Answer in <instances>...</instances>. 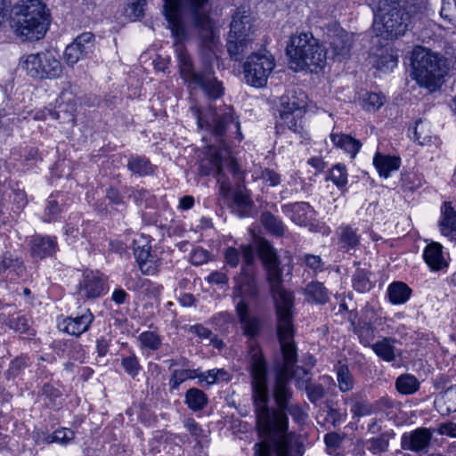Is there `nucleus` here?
Masks as SVG:
<instances>
[{
  "instance_id": "1",
  "label": "nucleus",
  "mask_w": 456,
  "mask_h": 456,
  "mask_svg": "<svg viewBox=\"0 0 456 456\" xmlns=\"http://www.w3.org/2000/svg\"><path fill=\"white\" fill-rule=\"evenodd\" d=\"M248 370L251 379L252 399L257 424L268 439L255 445V456H302L304 445L300 437L288 432L289 414L297 422L304 419V411L297 403L271 412L268 406V368L262 351L252 346Z\"/></svg>"
},
{
  "instance_id": "2",
  "label": "nucleus",
  "mask_w": 456,
  "mask_h": 456,
  "mask_svg": "<svg viewBox=\"0 0 456 456\" xmlns=\"http://www.w3.org/2000/svg\"><path fill=\"white\" fill-rule=\"evenodd\" d=\"M256 253L266 270L267 280L274 301L277 319V336L281 345L284 363L275 370L273 380L269 389V395L280 410L292 402L293 389L289 366L297 361V346L294 341V295L285 289L281 283L282 271L276 249L264 238L255 240Z\"/></svg>"
},
{
  "instance_id": "3",
  "label": "nucleus",
  "mask_w": 456,
  "mask_h": 456,
  "mask_svg": "<svg viewBox=\"0 0 456 456\" xmlns=\"http://www.w3.org/2000/svg\"><path fill=\"white\" fill-rule=\"evenodd\" d=\"M191 112L197 120L198 127L212 134L219 142L217 150L213 151L208 159V166L201 165V173L204 175H213L217 183H221L222 190L229 189L224 170L230 172L233 179L240 183L243 179L236 159L232 156L229 140L236 138L239 142L243 140L240 124L238 117L234 116L232 106L222 105L201 110L198 106H191Z\"/></svg>"
},
{
  "instance_id": "4",
  "label": "nucleus",
  "mask_w": 456,
  "mask_h": 456,
  "mask_svg": "<svg viewBox=\"0 0 456 456\" xmlns=\"http://www.w3.org/2000/svg\"><path fill=\"white\" fill-rule=\"evenodd\" d=\"M174 38V47L178 59L180 73L188 86L192 89L200 88L210 100H216L223 96L224 88L219 81L214 70L206 66L202 70L196 71L193 68L191 57L188 55L183 40L187 36V30H171Z\"/></svg>"
},
{
  "instance_id": "5",
  "label": "nucleus",
  "mask_w": 456,
  "mask_h": 456,
  "mask_svg": "<svg viewBox=\"0 0 456 456\" xmlns=\"http://www.w3.org/2000/svg\"><path fill=\"white\" fill-rule=\"evenodd\" d=\"M285 53L295 71L318 73L326 63V49L311 31L293 34L287 42Z\"/></svg>"
},
{
  "instance_id": "6",
  "label": "nucleus",
  "mask_w": 456,
  "mask_h": 456,
  "mask_svg": "<svg viewBox=\"0 0 456 456\" xmlns=\"http://www.w3.org/2000/svg\"><path fill=\"white\" fill-rule=\"evenodd\" d=\"M411 77L420 86L433 92L437 90L448 71L447 60L441 54L416 46L411 57Z\"/></svg>"
},
{
  "instance_id": "7",
  "label": "nucleus",
  "mask_w": 456,
  "mask_h": 456,
  "mask_svg": "<svg viewBox=\"0 0 456 456\" xmlns=\"http://www.w3.org/2000/svg\"><path fill=\"white\" fill-rule=\"evenodd\" d=\"M403 9L397 0H379L374 14V25L380 22L382 28H408L416 27L422 19L426 0H402Z\"/></svg>"
},
{
  "instance_id": "8",
  "label": "nucleus",
  "mask_w": 456,
  "mask_h": 456,
  "mask_svg": "<svg viewBox=\"0 0 456 456\" xmlns=\"http://www.w3.org/2000/svg\"><path fill=\"white\" fill-rule=\"evenodd\" d=\"M208 0H164L163 13L168 21L169 28H183L190 20L195 28H214L212 20L206 10Z\"/></svg>"
},
{
  "instance_id": "9",
  "label": "nucleus",
  "mask_w": 456,
  "mask_h": 456,
  "mask_svg": "<svg viewBox=\"0 0 456 456\" xmlns=\"http://www.w3.org/2000/svg\"><path fill=\"white\" fill-rule=\"evenodd\" d=\"M51 20L50 11L41 0L17 3L6 18L11 28H48Z\"/></svg>"
},
{
  "instance_id": "10",
  "label": "nucleus",
  "mask_w": 456,
  "mask_h": 456,
  "mask_svg": "<svg viewBox=\"0 0 456 456\" xmlns=\"http://www.w3.org/2000/svg\"><path fill=\"white\" fill-rule=\"evenodd\" d=\"M305 99L303 92L297 95L295 91H289L280 98V116L276 125L278 128L288 127L296 134H302V118L306 105Z\"/></svg>"
},
{
  "instance_id": "11",
  "label": "nucleus",
  "mask_w": 456,
  "mask_h": 456,
  "mask_svg": "<svg viewBox=\"0 0 456 456\" xmlns=\"http://www.w3.org/2000/svg\"><path fill=\"white\" fill-rule=\"evenodd\" d=\"M274 66V58L271 53H251L243 64L245 82L256 88L264 87Z\"/></svg>"
},
{
  "instance_id": "12",
  "label": "nucleus",
  "mask_w": 456,
  "mask_h": 456,
  "mask_svg": "<svg viewBox=\"0 0 456 456\" xmlns=\"http://www.w3.org/2000/svg\"><path fill=\"white\" fill-rule=\"evenodd\" d=\"M27 75L37 79H52L61 75L62 69L58 59L51 52L29 54L21 63Z\"/></svg>"
},
{
  "instance_id": "13",
  "label": "nucleus",
  "mask_w": 456,
  "mask_h": 456,
  "mask_svg": "<svg viewBox=\"0 0 456 456\" xmlns=\"http://www.w3.org/2000/svg\"><path fill=\"white\" fill-rule=\"evenodd\" d=\"M243 265L240 274L235 277L234 297H240V301L244 297L253 298L257 295V286L253 273L255 263V250L253 246H242Z\"/></svg>"
},
{
  "instance_id": "14",
  "label": "nucleus",
  "mask_w": 456,
  "mask_h": 456,
  "mask_svg": "<svg viewBox=\"0 0 456 456\" xmlns=\"http://www.w3.org/2000/svg\"><path fill=\"white\" fill-rule=\"evenodd\" d=\"M433 439V429L420 427L410 432H404L401 436L402 450L415 453L427 454Z\"/></svg>"
},
{
  "instance_id": "15",
  "label": "nucleus",
  "mask_w": 456,
  "mask_h": 456,
  "mask_svg": "<svg viewBox=\"0 0 456 456\" xmlns=\"http://www.w3.org/2000/svg\"><path fill=\"white\" fill-rule=\"evenodd\" d=\"M254 39L252 30H229L226 48L231 59L240 61L248 50L252 48Z\"/></svg>"
},
{
  "instance_id": "16",
  "label": "nucleus",
  "mask_w": 456,
  "mask_h": 456,
  "mask_svg": "<svg viewBox=\"0 0 456 456\" xmlns=\"http://www.w3.org/2000/svg\"><path fill=\"white\" fill-rule=\"evenodd\" d=\"M76 110L77 103L72 97L67 98L65 101L58 103L54 110L45 108L41 111V116L36 115V118H46L48 116L53 119H57L61 124H66L73 127L76 125Z\"/></svg>"
},
{
  "instance_id": "17",
  "label": "nucleus",
  "mask_w": 456,
  "mask_h": 456,
  "mask_svg": "<svg viewBox=\"0 0 456 456\" xmlns=\"http://www.w3.org/2000/svg\"><path fill=\"white\" fill-rule=\"evenodd\" d=\"M25 273L24 262L17 253L5 251L0 256V276L12 281L22 278Z\"/></svg>"
},
{
  "instance_id": "18",
  "label": "nucleus",
  "mask_w": 456,
  "mask_h": 456,
  "mask_svg": "<svg viewBox=\"0 0 456 456\" xmlns=\"http://www.w3.org/2000/svg\"><path fill=\"white\" fill-rule=\"evenodd\" d=\"M281 211L293 223L301 226L310 224L315 213L310 204L305 201L284 204L281 206Z\"/></svg>"
},
{
  "instance_id": "19",
  "label": "nucleus",
  "mask_w": 456,
  "mask_h": 456,
  "mask_svg": "<svg viewBox=\"0 0 456 456\" xmlns=\"http://www.w3.org/2000/svg\"><path fill=\"white\" fill-rule=\"evenodd\" d=\"M94 319V314L86 309L81 314L64 319L59 323V328L69 335L79 337L89 330Z\"/></svg>"
},
{
  "instance_id": "20",
  "label": "nucleus",
  "mask_w": 456,
  "mask_h": 456,
  "mask_svg": "<svg viewBox=\"0 0 456 456\" xmlns=\"http://www.w3.org/2000/svg\"><path fill=\"white\" fill-rule=\"evenodd\" d=\"M77 293L83 298L92 299L99 297L104 290L102 278L92 271L83 273V278L78 283Z\"/></svg>"
},
{
  "instance_id": "21",
  "label": "nucleus",
  "mask_w": 456,
  "mask_h": 456,
  "mask_svg": "<svg viewBox=\"0 0 456 456\" xmlns=\"http://www.w3.org/2000/svg\"><path fill=\"white\" fill-rule=\"evenodd\" d=\"M30 254L36 260L53 256L59 249L54 237L36 236L30 241Z\"/></svg>"
},
{
  "instance_id": "22",
  "label": "nucleus",
  "mask_w": 456,
  "mask_h": 456,
  "mask_svg": "<svg viewBox=\"0 0 456 456\" xmlns=\"http://www.w3.org/2000/svg\"><path fill=\"white\" fill-rule=\"evenodd\" d=\"M438 225L442 235L456 241V210L452 208V202L445 201L443 203Z\"/></svg>"
},
{
  "instance_id": "23",
  "label": "nucleus",
  "mask_w": 456,
  "mask_h": 456,
  "mask_svg": "<svg viewBox=\"0 0 456 456\" xmlns=\"http://www.w3.org/2000/svg\"><path fill=\"white\" fill-rule=\"evenodd\" d=\"M423 258L428 267L435 272L448 266L444 247L438 242L432 241L426 246L423 251Z\"/></svg>"
},
{
  "instance_id": "24",
  "label": "nucleus",
  "mask_w": 456,
  "mask_h": 456,
  "mask_svg": "<svg viewBox=\"0 0 456 456\" xmlns=\"http://www.w3.org/2000/svg\"><path fill=\"white\" fill-rule=\"evenodd\" d=\"M236 313L245 335L249 338L256 337L260 330L259 321L256 317L249 315L248 305L245 300L241 299L236 303Z\"/></svg>"
},
{
  "instance_id": "25",
  "label": "nucleus",
  "mask_w": 456,
  "mask_h": 456,
  "mask_svg": "<svg viewBox=\"0 0 456 456\" xmlns=\"http://www.w3.org/2000/svg\"><path fill=\"white\" fill-rule=\"evenodd\" d=\"M200 31V51L202 56L210 61L216 56V50L220 45L219 36L215 30Z\"/></svg>"
},
{
  "instance_id": "26",
  "label": "nucleus",
  "mask_w": 456,
  "mask_h": 456,
  "mask_svg": "<svg viewBox=\"0 0 456 456\" xmlns=\"http://www.w3.org/2000/svg\"><path fill=\"white\" fill-rule=\"evenodd\" d=\"M435 407L443 416L456 411V385L441 391L435 399Z\"/></svg>"
},
{
  "instance_id": "27",
  "label": "nucleus",
  "mask_w": 456,
  "mask_h": 456,
  "mask_svg": "<svg viewBox=\"0 0 456 456\" xmlns=\"http://www.w3.org/2000/svg\"><path fill=\"white\" fill-rule=\"evenodd\" d=\"M395 338L385 337L382 339L373 343L371 348L374 353L383 361L392 362L395 361L397 355H401L402 352L395 346Z\"/></svg>"
},
{
  "instance_id": "28",
  "label": "nucleus",
  "mask_w": 456,
  "mask_h": 456,
  "mask_svg": "<svg viewBox=\"0 0 456 456\" xmlns=\"http://www.w3.org/2000/svg\"><path fill=\"white\" fill-rule=\"evenodd\" d=\"M373 165L381 177L388 178L391 172L399 169L401 159L396 156L376 152L373 157Z\"/></svg>"
},
{
  "instance_id": "29",
  "label": "nucleus",
  "mask_w": 456,
  "mask_h": 456,
  "mask_svg": "<svg viewBox=\"0 0 456 456\" xmlns=\"http://www.w3.org/2000/svg\"><path fill=\"white\" fill-rule=\"evenodd\" d=\"M134 257L141 272L145 275H153L157 273V265L154 257L151 254V247L148 245L134 248Z\"/></svg>"
},
{
  "instance_id": "30",
  "label": "nucleus",
  "mask_w": 456,
  "mask_h": 456,
  "mask_svg": "<svg viewBox=\"0 0 456 456\" xmlns=\"http://www.w3.org/2000/svg\"><path fill=\"white\" fill-rule=\"evenodd\" d=\"M304 294L308 302L316 305H325L330 300V291L318 281H310L304 289Z\"/></svg>"
},
{
  "instance_id": "31",
  "label": "nucleus",
  "mask_w": 456,
  "mask_h": 456,
  "mask_svg": "<svg viewBox=\"0 0 456 456\" xmlns=\"http://www.w3.org/2000/svg\"><path fill=\"white\" fill-rule=\"evenodd\" d=\"M330 137L337 148L345 151L352 159L355 158L362 147V142L349 134L331 133Z\"/></svg>"
},
{
  "instance_id": "32",
  "label": "nucleus",
  "mask_w": 456,
  "mask_h": 456,
  "mask_svg": "<svg viewBox=\"0 0 456 456\" xmlns=\"http://www.w3.org/2000/svg\"><path fill=\"white\" fill-rule=\"evenodd\" d=\"M128 170L137 176H148L154 175L156 166L151 164L145 156H131L126 165Z\"/></svg>"
},
{
  "instance_id": "33",
  "label": "nucleus",
  "mask_w": 456,
  "mask_h": 456,
  "mask_svg": "<svg viewBox=\"0 0 456 456\" xmlns=\"http://www.w3.org/2000/svg\"><path fill=\"white\" fill-rule=\"evenodd\" d=\"M398 64V54L393 49L381 50L379 54L375 56L373 67L378 70L387 73L392 71Z\"/></svg>"
},
{
  "instance_id": "34",
  "label": "nucleus",
  "mask_w": 456,
  "mask_h": 456,
  "mask_svg": "<svg viewBox=\"0 0 456 456\" xmlns=\"http://www.w3.org/2000/svg\"><path fill=\"white\" fill-rule=\"evenodd\" d=\"M5 325L15 332L24 334L28 338L35 336V330L30 325V319L25 314H12L5 320Z\"/></svg>"
},
{
  "instance_id": "35",
  "label": "nucleus",
  "mask_w": 456,
  "mask_h": 456,
  "mask_svg": "<svg viewBox=\"0 0 456 456\" xmlns=\"http://www.w3.org/2000/svg\"><path fill=\"white\" fill-rule=\"evenodd\" d=\"M184 403L192 411H200L208 404V397L200 388L191 387L185 392Z\"/></svg>"
},
{
  "instance_id": "36",
  "label": "nucleus",
  "mask_w": 456,
  "mask_h": 456,
  "mask_svg": "<svg viewBox=\"0 0 456 456\" xmlns=\"http://www.w3.org/2000/svg\"><path fill=\"white\" fill-rule=\"evenodd\" d=\"M387 295L392 304H403L409 300L411 289L403 281H394L388 286Z\"/></svg>"
},
{
  "instance_id": "37",
  "label": "nucleus",
  "mask_w": 456,
  "mask_h": 456,
  "mask_svg": "<svg viewBox=\"0 0 456 456\" xmlns=\"http://www.w3.org/2000/svg\"><path fill=\"white\" fill-rule=\"evenodd\" d=\"M255 18L248 7L240 6L232 15L230 28H252Z\"/></svg>"
},
{
  "instance_id": "38",
  "label": "nucleus",
  "mask_w": 456,
  "mask_h": 456,
  "mask_svg": "<svg viewBox=\"0 0 456 456\" xmlns=\"http://www.w3.org/2000/svg\"><path fill=\"white\" fill-rule=\"evenodd\" d=\"M260 222L271 234L281 237L286 230V225L279 217L269 211L263 212L260 216Z\"/></svg>"
},
{
  "instance_id": "39",
  "label": "nucleus",
  "mask_w": 456,
  "mask_h": 456,
  "mask_svg": "<svg viewBox=\"0 0 456 456\" xmlns=\"http://www.w3.org/2000/svg\"><path fill=\"white\" fill-rule=\"evenodd\" d=\"M199 375L200 369L183 368L174 370L168 380L169 388L171 391L177 390L185 380L196 379Z\"/></svg>"
},
{
  "instance_id": "40",
  "label": "nucleus",
  "mask_w": 456,
  "mask_h": 456,
  "mask_svg": "<svg viewBox=\"0 0 456 456\" xmlns=\"http://www.w3.org/2000/svg\"><path fill=\"white\" fill-rule=\"evenodd\" d=\"M420 387L419 381L412 374H402L395 380V388L401 395H413Z\"/></svg>"
},
{
  "instance_id": "41",
  "label": "nucleus",
  "mask_w": 456,
  "mask_h": 456,
  "mask_svg": "<svg viewBox=\"0 0 456 456\" xmlns=\"http://www.w3.org/2000/svg\"><path fill=\"white\" fill-rule=\"evenodd\" d=\"M126 192L128 198L133 199L138 207L144 206L145 208H151L155 203L154 195L147 189L140 187H130Z\"/></svg>"
},
{
  "instance_id": "42",
  "label": "nucleus",
  "mask_w": 456,
  "mask_h": 456,
  "mask_svg": "<svg viewBox=\"0 0 456 456\" xmlns=\"http://www.w3.org/2000/svg\"><path fill=\"white\" fill-rule=\"evenodd\" d=\"M370 274L367 269L357 268L352 278L353 288L359 293L370 291L374 287L370 278Z\"/></svg>"
},
{
  "instance_id": "43",
  "label": "nucleus",
  "mask_w": 456,
  "mask_h": 456,
  "mask_svg": "<svg viewBox=\"0 0 456 456\" xmlns=\"http://www.w3.org/2000/svg\"><path fill=\"white\" fill-rule=\"evenodd\" d=\"M336 32L332 36V38L330 42L331 48L334 50L335 53L338 55H345L348 53L351 42L350 37L346 30H333Z\"/></svg>"
},
{
  "instance_id": "44",
  "label": "nucleus",
  "mask_w": 456,
  "mask_h": 456,
  "mask_svg": "<svg viewBox=\"0 0 456 456\" xmlns=\"http://www.w3.org/2000/svg\"><path fill=\"white\" fill-rule=\"evenodd\" d=\"M147 6V0H127L124 7V15L131 21L141 20Z\"/></svg>"
},
{
  "instance_id": "45",
  "label": "nucleus",
  "mask_w": 456,
  "mask_h": 456,
  "mask_svg": "<svg viewBox=\"0 0 456 456\" xmlns=\"http://www.w3.org/2000/svg\"><path fill=\"white\" fill-rule=\"evenodd\" d=\"M337 381L342 393L351 391L354 386V379L346 364L336 367Z\"/></svg>"
},
{
  "instance_id": "46",
  "label": "nucleus",
  "mask_w": 456,
  "mask_h": 456,
  "mask_svg": "<svg viewBox=\"0 0 456 456\" xmlns=\"http://www.w3.org/2000/svg\"><path fill=\"white\" fill-rule=\"evenodd\" d=\"M140 348L145 351H157L162 345L161 337L154 331H143L138 336Z\"/></svg>"
},
{
  "instance_id": "47",
  "label": "nucleus",
  "mask_w": 456,
  "mask_h": 456,
  "mask_svg": "<svg viewBox=\"0 0 456 456\" xmlns=\"http://www.w3.org/2000/svg\"><path fill=\"white\" fill-rule=\"evenodd\" d=\"M296 362H293L289 366V376L291 377V380L294 379L296 380V387L299 390H304L307 385L311 384L312 380V373L309 370L297 366L294 367Z\"/></svg>"
},
{
  "instance_id": "48",
  "label": "nucleus",
  "mask_w": 456,
  "mask_h": 456,
  "mask_svg": "<svg viewBox=\"0 0 456 456\" xmlns=\"http://www.w3.org/2000/svg\"><path fill=\"white\" fill-rule=\"evenodd\" d=\"M347 170L344 164H336L332 167L326 180H330L338 187V190H346L347 184Z\"/></svg>"
},
{
  "instance_id": "49",
  "label": "nucleus",
  "mask_w": 456,
  "mask_h": 456,
  "mask_svg": "<svg viewBox=\"0 0 456 456\" xmlns=\"http://www.w3.org/2000/svg\"><path fill=\"white\" fill-rule=\"evenodd\" d=\"M30 365L29 358L27 355H20L11 361L4 376L7 380L14 379Z\"/></svg>"
},
{
  "instance_id": "50",
  "label": "nucleus",
  "mask_w": 456,
  "mask_h": 456,
  "mask_svg": "<svg viewBox=\"0 0 456 456\" xmlns=\"http://www.w3.org/2000/svg\"><path fill=\"white\" fill-rule=\"evenodd\" d=\"M345 403L346 404L349 403L352 404V406H351V412H352L354 417L360 418V417L369 416V415H371L372 413L375 412L373 405L370 404L366 400H355V401H354L351 398H346L345 400Z\"/></svg>"
},
{
  "instance_id": "51",
  "label": "nucleus",
  "mask_w": 456,
  "mask_h": 456,
  "mask_svg": "<svg viewBox=\"0 0 456 456\" xmlns=\"http://www.w3.org/2000/svg\"><path fill=\"white\" fill-rule=\"evenodd\" d=\"M339 241L343 248L349 250L358 246L360 240L355 229L345 226L341 227Z\"/></svg>"
},
{
  "instance_id": "52",
  "label": "nucleus",
  "mask_w": 456,
  "mask_h": 456,
  "mask_svg": "<svg viewBox=\"0 0 456 456\" xmlns=\"http://www.w3.org/2000/svg\"><path fill=\"white\" fill-rule=\"evenodd\" d=\"M120 361L121 366L129 377L135 379L139 375L142 366L135 354L132 353L127 356H122Z\"/></svg>"
},
{
  "instance_id": "53",
  "label": "nucleus",
  "mask_w": 456,
  "mask_h": 456,
  "mask_svg": "<svg viewBox=\"0 0 456 456\" xmlns=\"http://www.w3.org/2000/svg\"><path fill=\"white\" fill-rule=\"evenodd\" d=\"M61 214V208L58 201L55 200L53 195H51L45 208V211L42 219L45 223H52L58 220Z\"/></svg>"
},
{
  "instance_id": "54",
  "label": "nucleus",
  "mask_w": 456,
  "mask_h": 456,
  "mask_svg": "<svg viewBox=\"0 0 456 456\" xmlns=\"http://www.w3.org/2000/svg\"><path fill=\"white\" fill-rule=\"evenodd\" d=\"M356 333L360 342L364 346H371L370 342L375 337V328L370 322H363L360 324L356 330Z\"/></svg>"
},
{
  "instance_id": "55",
  "label": "nucleus",
  "mask_w": 456,
  "mask_h": 456,
  "mask_svg": "<svg viewBox=\"0 0 456 456\" xmlns=\"http://www.w3.org/2000/svg\"><path fill=\"white\" fill-rule=\"evenodd\" d=\"M85 49L77 43L69 44L64 51V59L69 65L73 66L85 53Z\"/></svg>"
},
{
  "instance_id": "56",
  "label": "nucleus",
  "mask_w": 456,
  "mask_h": 456,
  "mask_svg": "<svg viewBox=\"0 0 456 456\" xmlns=\"http://www.w3.org/2000/svg\"><path fill=\"white\" fill-rule=\"evenodd\" d=\"M242 246H251L250 244H241L239 248L228 247L224 252V259L225 263L232 268L238 266L240 257H243L241 247Z\"/></svg>"
},
{
  "instance_id": "57",
  "label": "nucleus",
  "mask_w": 456,
  "mask_h": 456,
  "mask_svg": "<svg viewBox=\"0 0 456 456\" xmlns=\"http://www.w3.org/2000/svg\"><path fill=\"white\" fill-rule=\"evenodd\" d=\"M385 95L379 93H370L364 98L363 108L368 111L378 110L385 102Z\"/></svg>"
},
{
  "instance_id": "58",
  "label": "nucleus",
  "mask_w": 456,
  "mask_h": 456,
  "mask_svg": "<svg viewBox=\"0 0 456 456\" xmlns=\"http://www.w3.org/2000/svg\"><path fill=\"white\" fill-rule=\"evenodd\" d=\"M304 390L306 392L308 400L314 404H317L325 395V389L321 384L311 383Z\"/></svg>"
},
{
  "instance_id": "59",
  "label": "nucleus",
  "mask_w": 456,
  "mask_h": 456,
  "mask_svg": "<svg viewBox=\"0 0 456 456\" xmlns=\"http://www.w3.org/2000/svg\"><path fill=\"white\" fill-rule=\"evenodd\" d=\"M47 30H14L16 37L21 42H37L45 37Z\"/></svg>"
},
{
  "instance_id": "60",
  "label": "nucleus",
  "mask_w": 456,
  "mask_h": 456,
  "mask_svg": "<svg viewBox=\"0 0 456 456\" xmlns=\"http://www.w3.org/2000/svg\"><path fill=\"white\" fill-rule=\"evenodd\" d=\"M74 436V433L69 428H62L58 429L54 431L51 436H48V442L49 443H61V444H67L69 441H70Z\"/></svg>"
},
{
  "instance_id": "61",
  "label": "nucleus",
  "mask_w": 456,
  "mask_h": 456,
  "mask_svg": "<svg viewBox=\"0 0 456 456\" xmlns=\"http://www.w3.org/2000/svg\"><path fill=\"white\" fill-rule=\"evenodd\" d=\"M39 395L45 396L50 402L54 403L57 398L61 396V392L50 382H45L39 391Z\"/></svg>"
},
{
  "instance_id": "62",
  "label": "nucleus",
  "mask_w": 456,
  "mask_h": 456,
  "mask_svg": "<svg viewBox=\"0 0 456 456\" xmlns=\"http://www.w3.org/2000/svg\"><path fill=\"white\" fill-rule=\"evenodd\" d=\"M197 378L199 379L198 384L200 387H209L218 380V372L217 370L215 369L209 370L206 372H201L200 370V375Z\"/></svg>"
},
{
  "instance_id": "63",
  "label": "nucleus",
  "mask_w": 456,
  "mask_h": 456,
  "mask_svg": "<svg viewBox=\"0 0 456 456\" xmlns=\"http://www.w3.org/2000/svg\"><path fill=\"white\" fill-rule=\"evenodd\" d=\"M183 426L186 430L196 439H200L204 436V431L201 426L196 422L193 418H186L183 420Z\"/></svg>"
},
{
  "instance_id": "64",
  "label": "nucleus",
  "mask_w": 456,
  "mask_h": 456,
  "mask_svg": "<svg viewBox=\"0 0 456 456\" xmlns=\"http://www.w3.org/2000/svg\"><path fill=\"white\" fill-rule=\"evenodd\" d=\"M305 265L312 269L314 273H321L323 271V262L320 256L306 254L305 256Z\"/></svg>"
}]
</instances>
